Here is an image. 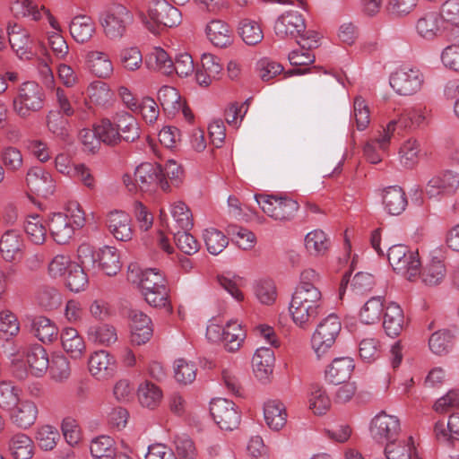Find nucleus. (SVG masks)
<instances>
[{"label":"nucleus","mask_w":459,"mask_h":459,"mask_svg":"<svg viewBox=\"0 0 459 459\" xmlns=\"http://www.w3.org/2000/svg\"><path fill=\"white\" fill-rule=\"evenodd\" d=\"M321 308L322 293L319 289L296 288L289 307L296 325L305 328L317 317Z\"/></svg>","instance_id":"f257e3e1"},{"label":"nucleus","mask_w":459,"mask_h":459,"mask_svg":"<svg viewBox=\"0 0 459 459\" xmlns=\"http://www.w3.org/2000/svg\"><path fill=\"white\" fill-rule=\"evenodd\" d=\"M255 198L263 212L275 221H290L299 211V203L286 195H255Z\"/></svg>","instance_id":"f03ea898"},{"label":"nucleus","mask_w":459,"mask_h":459,"mask_svg":"<svg viewBox=\"0 0 459 459\" xmlns=\"http://www.w3.org/2000/svg\"><path fill=\"white\" fill-rule=\"evenodd\" d=\"M45 92L43 88L35 82H23L13 100L15 112L21 117H30L44 106Z\"/></svg>","instance_id":"7ed1b4c3"},{"label":"nucleus","mask_w":459,"mask_h":459,"mask_svg":"<svg viewBox=\"0 0 459 459\" xmlns=\"http://www.w3.org/2000/svg\"><path fill=\"white\" fill-rule=\"evenodd\" d=\"M387 259L393 270L409 281H414L420 273L421 264L418 252L409 250L404 245L389 247Z\"/></svg>","instance_id":"20e7f679"},{"label":"nucleus","mask_w":459,"mask_h":459,"mask_svg":"<svg viewBox=\"0 0 459 459\" xmlns=\"http://www.w3.org/2000/svg\"><path fill=\"white\" fill-rule=\"evenodd\" d=\"M424 119L425 115L421 108H407L403 110L397 118L392 119L386 127L382 132H379V137L377 139L379 146L385 149L389 145L394 132L397 131L398 134H401L403 131L415 129L420 126Z\"/></svg>","instance_id":"39448f33"},{"label":"nucleus","mask_w":459,"mask_h":459,"mask_svg":"<svg viewBox=\"0 0 459 459\" xmlns=\"http://www.w3.org/2000/svg\"><path fill=\"white\" fill-rule=\"evenodd\" d=\"M342 329L339 317L331 314L317 325L312 336V347L317 359L323 358L334 344Z\"/></svg>","instance_id":"423d86ee"},{"label":"nucleus","mask_w":459,"mask_h":459,"mask_svg":"<svg viewBox=\"0 0 459 459\" xmlns=\"http://www.w3.org/2000/svg\"><path fill=\"white\" fill-rule=\"evenodd\" d=\"M133 22V13L122 4L111 7L100 20L105 35L111 40L123 38Z\"/></svg>","instance_id":"0eeeda50"},{"label":"nucleus","mask_w":459,"mask_h":459,"mask_svg":"<svg viewBox=\"0 0 459 459\" xmlns=\"http://www.w3.org/2000/svg\"><path fill=\"white\" fill-rule=\"evenodd\" d=\"M424 82L421 71L414 67H402L390 76L391 87L403 96H411L418 92Z\"/></svg>","instance_id":"6e6552de"},{"label":"nucleus","mask_w":459,"mask_h":459,"mask_svg":"<svg viewBox=\"0 0 459 459\" xmlns=\"http://www.w3.org/2000/svg\"><path fill=\"white\" fill-rule=\"evenodd\" d=\"M127 279L132 283L138 284L143 294L154 290L169 289L165 276L152 268L142 270L136 264H130Z\"/></svg>","instance_id":"1a4fd4ad"},{"label":"nucleus","mask_w":459,"mask_h":459,"mask_svg":"<svg viewBox=\"0 0 459 459\" xmlns=\"http://www.w3.org/2000/svg\"><path fill=\"white\" fill-rule=\"evenodd\" d=\"M401 431L397 417L381 411L374 417L370 424L372 437L378 443L396 441Z\"/></svg>","instance_id":"9d476101"},{"label":"nucleus","mask_w":459,"mask_h":459,"mask_svg":"<svg viewBox=\"0 0 459 459\" xmlns=\"http://www.w3.org/2000/svg\"><path fill=\"white\" fill-rule=\"evenodd\" d=\"M210 412L216 424L225 430H233L240 423V413L232 401L217 398L210 404Z\"/></svg>","instance_id":"9b49d317"},{"label":"nucleus","mask_w":459,"mask_h":459,"mask_svg":"<svg viewBox=\"0 0 459 459\" xmlns=\"http://www.w3.org/2000/svg\"><path fill=\"white\" fill-rule=\"evenodd\" d=\"M161 165L144 162L139 165L134 171V181L143 192L155 191L160 187L163 191H169L170 185L168 181L160 179Z\"/></svg>","instance_id":"f8f14e48"},{"label":"nucleus","mask_w":459,"mask_h":459,"mask_svg":"<svg viewBox=\"0 0 459 459\" xmlns=\"http://www.w3.org/2000/svg\"><path fill=\"white\" fill-rule=\"evenodd\" d=\"M150 19L158 26L175 27L181 23L180 11L167 0H152L148 7Z\"/></svg>","instance_id":"ddd939ff"},{"label":"nucleus","mask_w":459,"mask_h":459,"mask_svg":"<svg viewBox=\"0 0 459 459\" xmlns=\"http://www.w3.org/2000/svg\"><path fill=\"white\" fill-rule=\"evenodd\" d=\"M26 184L30 192L41 197H48L56 189L52 175L40 166L30 168L26 174Z\"/></svg>","instance_id":"4468645a"},{"label":"nucleus","mask_w":459,"mask_h":459,"mask_svg":"<svg viewBox=\"0 0 459 459\" xmlns=\"http://www.w3.org/2000/svg\"><path fill=\"white\" fill-rule=\"evenodd\" d=\"M24 247L22 236L17 230H8L0 238V253L5 262L17 263L21 261Z\"/></svg>","instance_id":"2eb2a0df"},{"label":"nucleus","mask_w":459,"mask_h":459,"mask_svg":"<svg viewBox=\"0 0 459 459\" xmlns=\"http://www.w3.org/2000/svg\"><path fill=\"white\" fill-rule=\"evenodd\" d=\"M91 374L99 380L108 379L116 374L117 363L112 355L107 351L93 352L88 360Z\"/></svg>","instance_id":"dca6fc26"},{"label":"nucleus","mask_w":459,"mask_h":459,"mask_svg":"<svg viewBox=\"0 0 459 459\" xmlns=\"http://www.w3.org/2000/svg\"><path fill=\"white\" fill-rule=\"evenodd\" d=\"M106 224L110 233L120 241L132 239L134 231L132 219L128 213L120 210H114L108 213Z\"/></svg>","instance_id":"f3484780"},{"label":"nucleus","mask_w":459,"mask_h":459,"mask_svg":"<svg viewBox=\"0 0 459 459\" xmlns=\"http://www.w3.org/2000/svg\"><path fill=\"white\" fill-rule=\"evenodd\" d=\"M305 29L306 25L302 15L293 11L281 14L274 24V31L281 39L295 38L304 32Z\"/></svg>","instance_id":"a211bd4d"},{"label":"nucleus","mask_w":459,"mask_h":459,"mask_svg":"<svg viewBox=\"0 0 459 459\" xmlns=\"http://www.w3.org/2000/svg\"><path fill=\"white\" fill-rule=\"evenodd\" d=\"M131 318V342L134 345L146 343L152 336L153 329L151 318L143 312L132 309L129 313Z\"/></svg>","instance_id":"6ab92c4d"},{"label":"nucleus","mask_w":459,"mask_h":459,"mask_svg":"<svg viewBox=\"0 0 459 459\" xmlns=\"http://www.w3.org/2000/svg\"><path fill=\"white\" fill-rule=\"evenodd\" d=\"M459 188V175L452 170L444 171L433 177L427 184L425 191L429 197L441 194H453Z\"/></svg>","instance_id":"aec40b11"},{"label":"nucleus","mask_w":459,"mask_h":459,"mask_svg":"<svg viewBox=\"0 0 459 459\" xmlns=\"http://www.w3.org/2000/svg\"><path fill=\"white\" fill-rule=\"evenodd\" d=\"M417 33L423 39L431 40L438 37L445 29L443 19L437 11L423 13L415 24Z\"/></svg>","instance_id":"412c9836"},{"label":"nucleus","mask_w":459,"mask_h":459,"mask_svg":"<svg viewBox=\"0 0 459 459\" xmlns=\"http://www.w3.org/2000/svg\"><path fill=\"white\" fill-rule=\"evenodd\" d=\"M48 229L53 239L60 245L68 243L75 230L68 214L62 212L54 213L51 216Z\"/></svg>","instance_id":"4be33fe9"},{"label":"nucleus","mask_w":459,"mask_h":459,"mask_svg":"<svg viewBox=\"0 0 459 459\" xmlns=\"http://www.w3.org/2000/svg\"><path fill=\"white\" fill-rule=\"evenodd\" d=\"M38 416L37 405L29 400L20 401L13 406L11 420L18 428L26 429L32 426Z\"/></svg>","instance_id":"5701e85b"},{"label":"nucleus","mask_w":459,"mask_h":459,"mask_svg":"<svg viewBox=\"0 0 459 459\" xmlns=\"http://www.w3.org/2000/svg\"><path fill=\"white\" fill-rule=\"evenodd\" d=\"M354 368V361L351 358H336L325 370V377L334 385H341L350 378Z\"/></svg>","instance_id":"b1692460"},{"label":"nucleus","mask_w":459,"mask_h":459,"mask_svg":"<svg viewBox=\"0 0 459 459\" xmlns=\"http://www.w3.org/2000/svg\"><path fill=\"white\" fill-rule=\"evenodd\" d=\"M382 201L385 209L391 215H400L408 204L405 192L398 186L384 189Z\"/></svg>","instance_id":"393cba45"},{"label":"nucleus","mask_w":459,"mask_h":459,"mask_svg":"<svg viewBox=\"0 0 459 459\" xmlns=\"http://www.w3.org/2000/svg\"><path fill=\"white\" fill-rule=\"evenodd\" d=\"M404 316L399 305L391 302L385 307L384 314L383 327L385 333L390 337L398 336L403 328Z\"/></svg>","instance_id":"a878e982"},{"label":"nucleus","mask_w":459,"mask_h":459,"mask_svg":"<svg viewBox=\"0 0 459 459\" xmlns=\"http://www.w3.org/2000/svg\"><path fill=\"white\" fill-rule=\"evenodd\" d=\"M274 360V353L271 348H257L252 359L253 369L256 377L261 380L266 379L273 372Z\"/></svg>","instance_id":"bb28decb"},{"label":"nucleus","mask_w":459,"mask_h":459,"mask_svg":"<svg viewBox=\"0 0 459 459\" xmlns=\"http://www.w3.org/2000/svg\"><path fill=\"white\" fill-rule=\"evenodd\" d=\"M86 63L90 71L100 78H108L113 74V64L105 52L89 51L86 55Z\"/></svg>","instance_id":"cd10ccee"},{"label":"nucleus","mask_w":459,"mask_h":459,"mask_svg":"<svg viewBox=\"0 0 459 459\" xmlns=\"http://www.w3.org/2000/svg\"><path fill=\"white\" fill-rule=\"evenodd\" d=\"M70 33L78 43L88 42L95 32V22L87 15H77L70 22Z\"/></svg>","instance_id":"c85d7f7f"},{"label":"nucleus","mask_w":459,"mask_h":459,"mask_svg":"<svg viewBox=\"0 0 459 459\" xmlns=\"http://www.w3.org/2000/svg\"><path fill=\"white\" fill-rule=\"evenodd\" d=\"M99 267L108 276L116 275L121 269L120 255L116 247L106 246L97 253Z\"/></svg>","instance_id":"c756f323"},{"label":"nucleus","mask_w":459,"mask_h":459,"mask_svg":"<svg viewBox=\"0 0 459 459\" xmlns=\"http://www.w3.org/2000/svg\"><path fill=\"white\" fill-rule=\"evenodd\" d=\"M206 34L210 41L218 48H226L233 40L230 26L221 20L212 21L206 27Z\"/></svg>","instance_id":"7c9ffc66"},{"label":"nucleus","mask_w":459,"mask_h":459,"mask_svg":"<svg viewBox=\"0 0 459 459\" xmlns=\"http://www.w3.org/2000/svg\"><path fill=\"white\" fill-rule=\"evenodd\" d=\"M116 127L120 133L121 140L134 142L140 137V126L135 117L128 112L122 111L116 116Z\"/></svg>","instance_id":"2f4dec72"},{"label":"nucleus","mask_w":459,"mask_h":459,"mask_svg":"<svg viewBox=\"0 0 459 459\" xmlns=\"http://www.w3.org/2000/svg\"><path fill=\"white\" fill-rule=\"evenodd\" d=\"M8 451L14 459H31L34 455V444L26 434L17 433L9 439Z\"/></svg>","instance_id":"473e14b6"},{"label":"nucleus","mask_w":459,"mask_h":459,"mask_svg":"<svg viewBox=\"0 0 459 459\" xmlns=\"http://www.w3.org/2000/svg\"><path fill=\"white\" fill-rule=\"evenodd\" d=\"M264 415L266 424L273 430L281 429L287 420L285 406L277 400H271L265 403Z\"/></svg>","instance_id":"72a5a7b5"},{"label":"nucleus","mask_w":459,"mask_h":459,"mask_svg":"<svg viewBox=\"0 0 459 459\" xmlns=\"http://www.w3.org/2000/svg\"><path fill=\"white\" fill-rule=\"evenodd\" d=\"M30 331L40 342L50 343L57 339L58 329L48 317L35 316L31 321Z\"/></svg>","instance_id":"f704fd0d"},{"label":"nucleus","mask_w":459,"mask_h":459,"mask_svg":"<svg viewBox=\"0 0 459 459\" xmlns=\"http://www.w3.org/2000/svg\"><path fill=\"white\" fill-rule=\"evenodd\" d=\"M26 360L31 373L41 377L48 368L49 359L46 350L39 344L30 346L26 353Z\"/></svg>","instance_id":"c9c22d12"},{"label":"nucleus","mask_w":459,"mask_h":459,"mask_svg":"<svg viewBox=\"0 0 459 459\" xmlns=\"http://www.w3.org/2000/svg\"><path fill=\"white\" fill-rule=\"evenodd\" d=\"M172 221L168 225L169 231L191 230L193 228L192 213L187 205L183 202H177L171 206Z\"/></svg>","instance_id":"e433bc0d"},{"label":"nucleus","mask_w":459,"mask_h":459,"mask_svg":"<svg viewBox=\"0 0 459 459\" xmlns=\"http://www.w3.org/2000/svg\"><path fill=\"white\" fill-rule=\"evenodd\" d=\"M246 338V332L238 321L230 320L222 329L221 340L227 351H238Z\"/></svg>","instance_id":"4c0bfd02"},{"label":"nucleus","mask_w":459,"mask_h":459,"mask_svg":"<svg viewBox=\"0 0 459 459\" xmlns=\"http://www.w3.org/2000/svg\"><path fill=\"white\" fill-rule=\"evenodd\" d=\"M60 338L63 349L73 359H80L82 356L85 351V343L75 328H65Z\"/></svg>","instance_id":"58836bf2"},{"label":"nucleus","mask_w":459,"mask_h":459,"mask_svg":"<svg viewBox=\"0 0 459 459\" xmlns=\"http://www.w3.org/2000/svg\"><path fill=\"white\" fill-rule=\"evenodd\" d=\"M145 63L150 69L170 75L174 73L173 60L161 48H154L146 56Z\"/></svg>","instance_id":"ea45409f"},{"label":"nucleus","mask_w":459,"mask_h":459,"mask_svg":"<svg viewBox=\"0 0 459 459\" xmlns=\"http://www.w3.org/2000/svg\"><path fill=\"white\" fill-rule=\"evenodd\" d=\"M137 394L142 406L151 410L158 407L163 397L161 389L150 381L142 383L138 387Z\"/></svg>","instance_id":"a19ab883"},{"label":"nucleus","mask_w":459,"mask_h":459,"mask_svg":"<svg viewBox=\"0 0 459 459\" xmlns=\"http://www.w3.org/2000/svg\"><path fill=\"white\" fill-rule=\"evenodd\" d=\"M90 448L94 459H115L118 455L116 442L109 436H100L94 438Z\"/></svg>","instance_id":"79ce46f5"},{"label":"nucleus","mask_w":459,"mask_h":459,"mask_svg":"<svg viewBox=\"0 0 459 459\" xmlns=\"http://www.w3.org/2000/svg\"><path fill=\"white\" fill-rule=\"evenodd\" d=\"M10 12L16 19L30 18L37 22L42 18L41 7L32 0H11Z\"/></svg>","instance_id":"37998d69"},{"label":"nucleus","mask_w":459,"mask_h":459,"mask_svg":"<svg viewBox=\"0 0 459 459\" xmlns=\"http://www.w3.org/2000/svg\"><path fill=\"white\" fill-rule=\"evenodd\" d=\"M454 335L449 330H438L429 339L430 351L439 356L447 354L453 348Z\"/></svg>","instance_id":"c03bdc74"},{"label":"nucleus","mask_w":459,"mask_h":459,"mask_svg":"<svg viewBox=\"0 0 459 459\" xmlns=\"http://www.w3.org/2000/svg\"><path fill=\"white\" fill-rule=\"evenodd\" d=\"M66 116L58 110H50L47 117V126L48 130L58 139L67 141L69 138V123Z\"/></svg>","instance_id":"a18cd8bd"},{"label":"nucleus","mask_w":459,"mask_h":459,"mask_svg":"<svg viewBox=\"0 0 459 459\" xmlns=\"http://www.w3.org/2000/svg\"><path fill=\"white\" fill-rule=\"evenodd\" d=\"M384 311V299L380 296L369 299L359 311V318L366 325L378 322Z\"/></svg>","instance_id":"49530a36"},{"label":"nucleus","mask_w":459,"mask_h":459,"mask_svg":"<svg viewBox=\"0 0 459 459\" xmlns=\"http://www.w3.org/2000/svg\"><path fill=\"white\" fill-rule=\"evenodd\" d=\"M158 100L164 111L169 114H175L182 108L180 94L174 87L162 86L158 91Z\"/></svg>","instance_id":"de8ad7c7"},{"label":"nucleus","mask_w":459,"mask_h":459,"mask_svg":"<svg viewBox=\"0 0 459 459\" xmlns=\"http://www.w3.org/2000/svg\"><path fill=\"white\" fill-rule=\"evenodd\" d=\"M24 230L32 243L36 245L44 243L47 230L39 215L28 216L24 223Z\"/></svg>","instance_id":"09e8293b"},{"label":"nucleus","mask_w":459,"mask_h":459,"mask_svg":"<svg viewBox=\"0 0 459 459\" xmlns=\"http://www.w3.org/2000/svg\"><path fill=\"white\" fill-rule=\"evenodd\" d=\"M411 437L408 440L392 441L385 447V454L387 459H411L414 450Z\"/></svg>","instance_id":"8fccbe9b"},{"label":"nucleus","mask_w":459,"mask_h":459,"mask_svg":"<svg viewBox=\"0 0 459 459\" xmlns=\"http://www.w3.org/2000/svg\"><path fill=\"white\" fill-rule=\"evenodd\" d=\"M95 129L100 141L107 145L115 146L122 141L116 125L108 118H103L96 124Z\"/></svg>","instance_id":"3c124183"},{"label":"nucleus","mask_w":459,"mask_h":459,"mask_svg":"<svg viewBox=\"0 0 459 459\" xmlns=\"http://www.w3.org/2000/svg\"><path fill=\"white\" fill-rule=\"evenodd\" d=\"M204 239L208 252L214 255L221 254L229 245L227 236L214 228L204 230Z\"/></svg>","instance_id":"603ef678"},{"label":"nucleus","mask_w":459,"mask_h":459,"mask_svg":"<svg viewBox=\"0 0 459 459\" xmlns=\"http://www.w3.org/2000/svg\"><path fill=\"white\" fill-rule=\"evenodd\" d=\"M330 241L323 230H316L307 234L305 247L314 255H324L329 248Z\"/></svg>","instance_id":"864d4df0"},{"label":"nucleus","mask_w":459,"mask_h":459,"mask_svg":"<svg viewBox=\"0 0 459 459\" xmlns=\"http://www.w3.org/2000/svg\"><path fill=\"white\" fill-rule=\"evenodd\" d=\"M36 300L41 307L53 310L61 304V295L56 288L43 285L37 290Z\"/></svg>","instance_id":"5fc2aeb1"},{"label":"nucleus","mask_w":459,"mask_h":459,"mask_svg":"<svg viewBox=\"0 0 459 459\" xmlns=\"http://www.w3.org/2000/svg\"><path fill=\"white\" fill-rule=\"evenodd\" d=\"M239 34L244 42L255 46L262 41L264 33L260 25L252 20L245 19L239 23Z\"/></svg>","instance_id":"6e6d98bb"},{"label":"nucleus","mask_w":459,"mask_h":459,"mask_svg":"<svg viewBox=\"0 0 459 459\" xmlns=\"http://www.w3.org/2000/svg\"><path fill=\"white\" fill-rule=\"evenodd\" d=\"M48 369L51 379L57 383L66 381L71 375L70 363L63 355L53 357Z\"/></svg>","instance_id":"4d7b16f0"},{"label":"nucleus","mask_w":459,"mask_h":459,"mask_svg":"<svg viewBox=\"0 0 459 459\" xmlns=\"http://www.w3.org/2000/svg\"><path fill=\"white\" fill-rule=\"evenodd\" d=\"M20 324L17 316L10 310L0 311V339L9 340L17 335Z\"/></svg>","instance_id":"13d9d810"},{"label":"nucleus","mask_w":459,"mask_h":459,"mask_svg":"<svg viewBox=\"0 0 459 459\" xmlns=\"http://www.w3.org/2000/svg\"><path fill=\"white\" fill-rule=\"evenodd\" d=\"M85 268L74 263L70 264L68 274L66 277V286L71 291L79 292L82 290L88 283V277Z\"/></svg>","instance_id":"bf43d9fd"},{"label":"nucleus","mask_w":459,"mask_h":459,"mask_svg":"<svg viewBox=\"0 0 459 459\" xmlns=\"http://www.w3.org/2000/svg\"><path fill=\"white\" fill-rule=\"evenodd\" d=\"M445 275V265L437 259L431 260L421 273L423 282L429 286L439 284L443 281Z\"/></svg>","instance_id":"052dcab7"},{"label":"nucleus","mask_w":459,"mask_h":459,"mask_svg":"<svg viewBox=\"0 0 459 459\" xmlns=\"http://www.w3.org/2000/svg\"><path fill=\"white\" fill-rule=\"evenodd\" d=\"M88 334L91 340L102 345H110L117 340L115 327L109 325L91 327Z\"/></svg>","instance_id":"680f3d73"},{"label":"nucleus","mask_w":459,"mask_h":459,"mask_svg":"<svg viewBox=\"0 0 459 459\" xmlns=\"http://www.w3.org/2000/svg\"><path fill=\"white\" fill-rule=\"evenodd\" d=\"M190 230H176L170 232L174 237L177 247L186 255H193L199 250L200 245Z\"/></svg>","instance_id":"e2e57ef3"},{"label":"nucleus","mask_w":459,"mask_h":459,"mask_svg":"<svg viewBox=\"0 0 459 459\" xmlns=\"http://www.w3.org/2000/svg\"><path fill=\"white\" fill-rule=\"evenodd\" d=\"M169 289L154 290L143 293L145 301L152 307L156 308H164L166 312L171 313L173 310L169 300Z\"/></svg>","instance_id":"0e129e2a"},{"label":"nucleus","mask_w":459,"mask_h":459,"mask_svg":"<svg viewBox=\"0 0 459 459\" xmlns=\"http://www.w3.org/2000/svg\"><path fill=\"white\" fill-rule=\"evenodd\" d=\"M420 148L416 140H408L400 148L401 163L408 169L413 168L419 161Z\"/></svg>","instance_id":"69168bd1"},{"label":"nucleus","mask_w":459,"mask_h":459,"mask_svg":"<svg viewBox=\"0 0 459 459\" xmlns=\"http://www.w3.org/2000/svg\"><path fill=\"white\" fill-rule=\"evenodd\" d=\"M229 234L233 236L238 247L243 250L252 249L256 243V238L255 234L245 228L230 226Z\"/></svg>","instance_id":"338daca9"},{"label":"nucleus","mask_w":459,"mask_h":459,"mask_svg":"<svg viewBox=\"0 0 459 459\" xmlns=\"http://www.w3.org/2000/svg\"><path fill=\"white\" fill-rule=\"evenodd\" d=\"M196 377V367L194 363L187 362L184 359L175 361V378L178 383L187 385L192 383Z\"/></svg>","instance_id":"774afa93"}]
</instances>
